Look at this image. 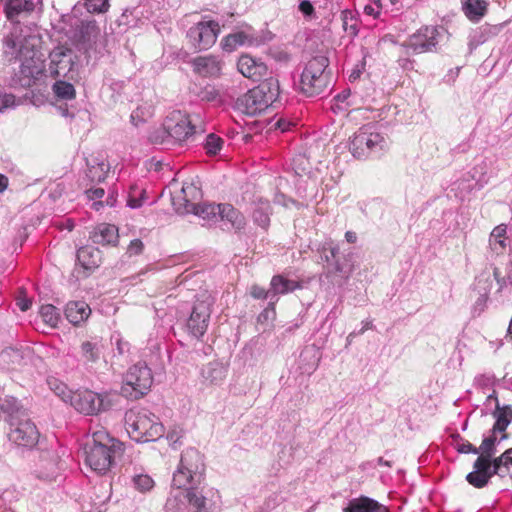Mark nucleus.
<instances>
[{"instance_id": "53", "label": "nucleus", "mask_w": 512, "mask_h": 512, "mask_svg": "<svg viewBox=\"0 0 512 512\" xmlns=\"http://www.w3.org/2000/svg\"><path fill=\"white\" fill-rule=\"evenodd\" d=\"M143 249H144L143 242L140 239H134L130 242V244L128 246L127 254L129 256L139 255L142 253Z\"/></svg>"}, {"instance_id": "7", "label": "nucleus", "mask_w": 512, "mask_h": 512, "mask_svg": "<svg viewBox=\"0 0 512 512\" xmlns=\"http://www.w3.org/2000/svg\"><path fill=\"white\" fill-rule=\"evenodd\" d=\"M153 377L145 363H137L129 368L121 387V393L129 399H139L151 388Z\"/></svg>"}, {"instance_id": "21", "label": "nucleus", "mask_w": 512, "mask_h": 512, "mask_svg": "<svg viewBox=\"0 0 512 512\" xmlns=\"http://www.w3.org/2000/svg\"><path fill=\"white\" fill-rule=\"evenodd\" d=\"M238 71L246 78L258 81L267 72V66L249 55H242L237 63Z\"/></svg>"}, {"instance_id": "38", "label": "nucleus", "mask_w": 512, "mask_h": 512, "mask_svg": "<svg viewBox=\"0 0 512 512\" xmlns=\"http://www.w3.org/2000/svg\"><path fill=\"white\" fill-rule=\"evenodd\" d=\"M48 386L57 395L59 398H61L64 402L69 403L73 391H71L65 383L62 381L56 379V378H49L47 380Z\"/></svg>"}, {"instance_id": "49", "label": "nucleus", "mask_w": 512, "mask_h": 512, "mask_svg": "<svg viewBox=\"0 0 512 512\" xmlns=\"http://www.w3.org/2000/svg\"><path fill=\"white\" fill-rule=\"evenodd\" d=\"M250 294L255 299H269V306L271 307L272 311L274 310L275 301L274 299H272L271 288L269 290H265L264 288L258 285H253L251 287Z\"/></svg>"}, {"instance_id": "46", "label": "nucleus", "mask_w": 512, "mask_h": 512, "mask_svg": "<svg viewBox=\"0 0 512 512\" xmlns=\"http://www.w3.org/2000/svg\"><path fill=\"white\" fill-rule=\"evenodd\" d=\"M132 482L134 487L140 492H146L153 488L154 481L153 479L146 474H138L132 478Z\"/></svg>"}, {"instance_id": "23", "label": "nucleus", "mask_w": 512, "mask_h": 512, "mask_svg": "<svg viewBox=\"0 0 512 512\" xmlns=\"http://www.w3.org/2000/svg\"><path fill=\"white\" fill-rule=\"evenodd\" d=\"M343 512H388V508L372 498L361 496L350 500Z\"/></svg>"}, {"instance_id": "59", "label": "nucleus", "mask_w": 512, "mask_h": 512, "mask_svg": "<svg viewBox=\"0 0 512 512\" xmlns=\"http://www.w3.org/2000/svg\"><path fill=\"white\" fill-rule=\"evenodd\" d=\"M17 305L21 311H27L31 307L32 301L28 298H21L18 299Z\"/></svg>"}, {"instance_id": "34", "label": "nucleus", "mask_w": 512, "mask_h": 512, "mask_svg": "<svg viewBox=\"0 0 512 512\" xmlns=\"http://www.w3.org/2000/svg\"><path fill=\"white\" fill-rule=\"evenodd\" d=\"M108 171L109 165L107 163L95 161L93 164L88 163L86 176L91 183H101L106 179Z\"/></svg>"}, {"instance_id": "58", "label": "nucleus", "mask_w": 512, "mask_h": 512, "mask_svg": "<svg viewBox=\"0 0 512 512\" xmlns=\"http://www.w3.org/2000/svg\"><path fill=\"white\" fill-rule=\"evenodd\" d=\"M131 121L134 125H138L140 122L145 121L144 113L140 108H137L131 113Z\"/></svg>"}, {"instance_id": "41", "label": "nucleus", "mask_w": 512, "mask_h": 512, "mask_svg": "<svg viewBox=\"0 0 512 512\" xmlns=\"http://www.w3.org/2000/svg\"><path fill=\"white\" fill-rule=\"evenodd\" d=\"M94 253L98 254L97 249L82 247L78 250L77 258L86 269L97 267L98 262L94 259Z\"/></svg>"}, {"instance_id": "12", "label": "nucleus", "mask_w": 512, "mask_h": 512, "mask_svg": "<svg viewBox=\"0 0 512 512\" xmlns=\"http://www.w3.org/2000/svg\"><path fill=\"white\" fill-rule=\"evenodd\" d=\"M219 32L218 22L200 21L188 30L187 37L195 49L206 50L216 42Z\"/></svg>"}, {"instance_id": "43", "label": "nucleus", "mask_w": 512, "mask_h": 512, "mask_svg": "<svg viewBox=\"0 0 512 512\" xmlns=\"http://www.w3.org/2000/svg\"><path fill=\"white\" fill-rule=\"evenodd\" d=\"M342 26L345 32L350 36H356L358 33V20L350 11H343L341 15Z\"/></svg>"}, {"instance_id": "54", "label": "nucleus", "mask_w": 512, "mask_h": 512, "mask_svg": "<svg viewBox=\"0 0 512 512\" xmlns=\"http://www.w3.org/2000/svg\"><path fill=\"white\" fill-rule=\"evenodd\" d=\"M15 104V96L12 94H2L0 92V112L5 108H9L14 106Z\"/></svg>"}, {"instance_id": "6", "label": "nucleus", "mask_w": 512, "mask_h": 512, "mask_svg": "<svg viewBox=\"0 0 512 512\" xmlns=\"http://www.w3.org/2000/svg\"><path fill=\"white\" fill-rule=\"evenodd\" d=\"M328 65L329 60L324 55H316L307 62L300 79V90L303 94L314 97L328 89L331 82Z\"/></svg>"}, {"instance_id": "60", "label": "nucleus", "mask_w": 512, "mask_h": 512, "mask_svg": "<svg viewBox=\"0 0 512 512\" xmlns=\"http://www.w3.org/2000/svg\"><path fill=\"white\" fill-rule=\"evenodd\" d=\"M116 345H117L118 353L120 355H123L129 351V343H127V342H124V341L118 339L116 342Z\"/></svg>"}, {"instance_id": "42", "label": "nucleus", "mask_w": 512, "mask_h": 512, "mask_svg": "<svg viewBox=\"0 0 512 512\" xmlns=\"http://www.w3.org/2000/svg\"><path fill=\"white\" fill-rule=\"evenodd\" d=\"M270 205L268 203H261L253 212V219L262 228H266L270 222Z\"/></svg>"}, {"instance_id": "16", "label": "nucleus", "mask_w": 512, "mask_h": 512, "mask_svg": "<svg viewBox=\"0 0 512 512\" xmlns=\"http://www.w3.org/2000/svg\"><path fill=\"white\" fill-rule=\"evenodd\" d=\"M73 53L70 49L57 48L50 53L49 73L51 77L75 78Z\"/></svg>"}, {"instance_id": "13", "label": "nucleus", "mask_w": 512, "mask_h": 512, "mask_svg": "<svg viewBox=\"0 0 512 512\" xmlns=\"http://www.w3.org/2000/svg\"><path fill=\"white\" fill-rule=\"evenodd\" d=\"M174 143H181L193 137L197 131L190 117L179 111L171 112L164 121Z\"/></svg>"}, {"instance_id": "39", "label": "nucleus", "mask_w": 512, "mask_h": 512, "mask_svg": "<svg viewBox=\"0 0 512 512\" xmlns=\"http://www.w3.org/2000/svg\"><path fill=\"white\" fill-rule=\"evenodd\" d=\"M54 94L63 100H71L75 98L76 92L74 86L67 82L58 80L54 83L53 87Z\"/></svg>"}, {"instance_id": "1", "label": "nucleus", "mask_w": 512, "mask_h": 512, "mask_svg": "<svg viewBox=\"0 0 512 512\" xmlns=\"http://www.w3.org/2000/svg\"><path fill=\"white\" fill-rule=\"evenodd\" d=\"M38 37L27 35L16 39V33L7 34L3 38L2 60L6 65H17L18 70L12 67L13 75L8 81L11 87H30L43 75L44 61L37 51Z\"/></svg>"}, {"instance_id": "24", "label": "nucleus", "mask_w": 512, "mask_h": 512, "mask_svg": "<svg viewBox=\"0 0 512 512\" xmlns=\"http://www.w3.org/2000/svg\"><path fill=\"white\" fill-rule=\"evenodd\" d=\"M202 378L210 385H219L227 375V366L218 360L206 364L201 371Z\"/></svg>"}, {"instance_id": "61", "label": "nucleus", "mask_w": 512, "mask_h": 512, "mask_svg": "<svg viewBox=\"0 0 512 512\" xmlns=\"http://www.w3.org/2000/svg\"><path fill=\"white\" fill-rule=\"evenodd\" d=\"M502 459H504V466L505 468H508V465H512V448L507 449L502 454Z\"/></svg>"}, {"instance_id": "9", "label": "nucleus", "mask_w": 512, "mask_h": 512, "mask_svg": "<svg viewBox=\"0 0 512 512\" xmlns=\"http://www.w3.org/2000/svg\"><path fill=\"white\" fill-rule=\"evenodd\" d=\"M386 144L380 133L373 131L371 126H364L352 137L349 150L355 158L362 159L383 151Z\"/></svg>"}, {"instance_id": "27", "label": "nucleus", "mask_w": 512, "mask_h": 512, "mask_svg": "<svg viewBox=\"0 0 512 512\" xmlns=\"http://www.w3.org/2000/svg\"><path fill=\"white\" fill-rule=\"evenodd\" d=\"M270 287L272 291V299H274L276 303L279 295H284L293 292L296 289H300L302 285L300 282L290 280L283 275H275L271 279Z\"/></svg>"}, {"instance_id": "22", "label": "nucleus", "mask_w": 512, "mask_h": 512, "mask_svg": "<svg viewBox=\"0 0 512 512\" xmlns=\"http://www.w3.org/2000/svg\"><path fill=\"white\" fill-rule=\"evenodd\" d=\"M90 238L94 244L113 245L118 243V229L115 225L102 223L94 228Z\"/></svg>"}, {"instance_id": "18", "label": "nucleus", "mask_w": 512, "mask_h": 512, "mask_svg": "<svg viewBox=\"0 0 512 512\" xmlns=\"http://www.w3.org/2000/svg\"><path fill=\"white\" fill-rule=\"evenodd\" d=\"M62 470L60 456L53 449L41 450L37 463L36 475L38 478L53 481L56 480Z\"/></svg>"}, {"instance_id": "14", "label": "nucleus", "mask_w": 512, "mask_h": 512, "mask_svg": "<svg viewBox=\"0 0 512 512\" xmlns=\"http://www.w3.org/2000/svg\"><path fill=\"white\" fill-rule=\"evenodd\" d=\"M440 33L436 27L426 26L411 35L403 44L414 54L433 51L439 42Z\"/></svg>"}, {"instance_id": "51", "label": "nucleus", "mask_w": 512, "mask_h": 512, "mask_svg": "<svg viewBox=\"0 0 512 512\" xmlns=\"http://www.w3.org/2000/svg\"><path fill=\"white\" fill-rule=\"evenodd\" d=\"M197 95L201 100L207 102L215 101L219 98L218 90L211 85H206L205 87L200 88Z\"/></svg>"}, {"instance_id": "15", "label": "nucleus", "mask_w": 512, "mask_h": 512, "mask_svg": "<svg viewBox=\"0 0 512 512\" xmlns=\"http://www.w3.org/2000/svg\"><path fill=\"white\" fill-rule=\"evenodd\" d=\"M69 403L85 415H95L106 409L104 397L91 390L73 392Z\"/></svg>"}, {"instance_id": "36", "label": "nucleus", "mask_w": 512, "mask_h": 512, "mask_svg": "<svg viewBox=\"0 0 512 512\" xmlns=\"http://www.w3.org/2000/svg\"><path fill=\"white\" fill-rule=\"evenodd\" d=\"M493 416L496 418V422L493 425L492 433L504 432L512 420L509 413L506 412L505 406L501 407L497 402Z\"/></svg>"}, {"instance_id": "30", "label": "nucleus", "mask_w": 512, "mask_h": 512, "mask_svg": "<svg viewBox=\"0 0 512 512\" xmlns=\"http://www.w3.org/2000/svg\"><path fill=\"white\" fill-rule=\"evenodd\" d=\"M219 219L226 220L237 230H240L245 226V217L231 204H222L220 207Z\"/></svg>"}, {"instance_id": "63", "label": "nucleus", "mask_w": 512, "mask_h": 512, "mask_svg": "<svg viewBox=\"0 0 512 512\" xmlns=\"http://www.w3.org/2000/svg\"><path fill=\"white\" fill-rule=\"evenodd\" d=\"M345 239H346V241H347V242H349V243H355V242H356V240H357V235H356V233H355V232H353V231H347V232L345 233Z\"/></svg>"}, {"instance_id": "11", "label": "nucleus", "mask_w": 512, "mask_h": 512, "mask_svg": "<svg viewBox=\"0 0 512 512\" xmlns=\"http://www.w3.org/2000/svg\"><path fill=\"white\" fill-rule=\"evenodd\" d=\"M213 303L214 298L207 292L198 296L186 324L188 332L195 338L202 337L207 331Z\"/></svg>"}, {"instance_id": "50", "label": "nucleus", "mask_w": 512, "mask_h": 512, "mask_svg": "<svg viewBox=\"0 0 512 512\" xmlns=\"http://www.w3.org/2000/svg\"><path fill=\"white\" fill-rule=\"evenodd\" d=\"M1 410L5 413H7L8 418L7 421L9 422L11 414L16 417H23L25 416L22 412L19 411V408L17 406V402L15 399H5L1 404Z\"/></svg>"}, {"instance_id": "33", "label": "nucleus", "mask_w": 512, "mask_h": 512, "mask_svg": "<svg viewBox=\"0 0 512 512\" xmlns=\"http://www.w3.org/2000/svg\"><path fill=\"white\" fill-rule=\"evenodd\" d=\"M247 43L251 44L252 38L245 32L240 31L227 35L222 40L221 45L225 51L232 52L236 50L238 47L243 46Z\"/></svg>"}, {"instance_id": "2", "label": "nucleus", "mask_w": 512, "mask_h": 512, "mask_svg": "<svg viewBox=\"0 0 512 512\" xmlns=\"http://www.w3.org/2000/svg\"><path fill=\"white\" fill-rule=\"evenodd\" d=\"M205 466L202 456L194 448L186 449L180 459L179 466L173 474L172 485L177 489L185 488L167 501V508L172 512H177V506L182 501L181 497L187 492H195L205 498L197 486L203 480Z\"/></svg>"}, {"instance_id": "55", "label": "nucleus", "mask_w": 512, "mask_h": 512, "mask_svg": "<svg viewBox=\"0 0 512 512\" xmlns=\"http://www.w3.org/2000/svg\"><path fill=\"white\" fill-rule=\"evenodd\" d=\"M299 10L303 13L305 17L313 18L314 17V7L312 3L308 0H303L299 4Z\"/></svg>"}, {"instance_id": "35", "label": "nucleus", "mask_w": 512, "mask_h": 512, "mask_svg": "<svg viewBox=\"0 0 512 512\" xmlns=\"http://www.w3.org/2000/svg\"><path fill=\"white\" fill-rule=\"evenodd\" d=\"M221 206L222 204L215 203L197 204L193 214L201 217L204 220L216 221L219 219Z\"/></svg>"}, {"instance_id": "25", "label": "nucleus", "mask_w": 512, "mask_h": 512, "mask_svg": "<svg viewBox=\"0 0 512 512\" xmlns=\"http://www.w3.org/2000/svg\"><path fill=\"white\" fill-rule=\"evenodd\" d=\"M196 192V188L192 185L183 186L180 192L172 197L175 211L179 214L193 213L197 204L193 203L188 197Z\"/></svg>"}, {"instance_id": "48", "label": "nucleus", "mask_w": 512, "mask_h": 512, "mask_svg": "<svg viewBox=\"0 0 512 512\" xmlns=\"http://www.w3.org/2000/svg\"><path fill=\"white\" fill-rule=\"evenodd\" d=\"M86 9L90 13H105L109 9V0H85Z\"/></svg>"}, {"instance_id": "10", "label": "nucleus", "mask_w": 512, "mask_h": 512, "mask_svg": "<svg viewBox=\"0 0 512 512\" xmlns=\"http://www.w3.org/2000/svg\"><path fill=\"white\" fill-rule=\"evenodd\" d=\"M9 425V440L18 447L31 449L39 442L40 433L29 418L16 417L11 414Z\"/></svg>"}, {"instance_id": "37", "label": "nucleus", "mask_w": 512, "mask_h": 512, "mask_svg": "<svg viewBox=\"0 0 512 512\" xmlns=\"http://www.w3.org/2000/svg\"><path fill=\"white\" fill-rule=\"evenodd\" d=\"M149 140L152 144L163 145L165 147L175 144L172 136H170L169 130L167 129L165 123L163 124V126L154 129L150 133Z\"/></svg>"}, {"instance_id": "8", "label": "nucleus", "mask_w": 512, "mask_h": 512, "mask_svg": "<svg viewBox=\"0 0 512 512\" xmlns=\"http://www.w3.org/2000/svg\"><path fill=\"white\" fill-rule=\"evenodd\" d=\"M42 9V0H5L4 13L7 20L12 24L9 34L16 33V39L25 37L26 35L22 34L20 26L21 20L41 13Z\"/></svg>"}, {"instance_id": "26", "label": "nucleus", "mask_w": 512, "mask_h": 512, "mask_svg": "<svg viewBox=\"0 0 512 512\" xmlns=\"http://www.w3.org/2000/svg\"><path fill=\"white\" fill-rule=\"evenodd\" d=\"M177 512H209L206 507V498L195 493L187 492L181 497Z\"/></svg>"}, {"instance_id": "56", "label": "nucleus", "mask_w": 512, "mask_h": 512, "mask_svg": "<svg viewBox=\"0 0 512 512\" xmlns=\"http://www.w3.org/2000/svg\"><path fill=\"white\" fill-rule=\"evenodd\" d=\"M105 194V191L103 188L97 187V188H90L86 190L87 198L90 200H96L101 199Z\"/></svg>"}, {"instance_id": "3", "label": "nucleus", "mask_w": 512, "mask_h": 512, "mask_svg": "<svg viewBox=\"0 0 512 512\" xmlns=\"http://www.w3.org/2000/svg\"><path fill=\"white\" fill-rule=\"evenodd\" d=\"M121 444L104 429L94 431L91 440L84 446L85 463L98 474H105L111 468Z\"/></svg>"}, {"instance_id": "57", "label": "nucleus", "mask_w": 512, "mask_h": 512, "mask_svg": "<svg viewBox=\"0 0 512 512\" xmlns=\"http://www.w3.org/2000/svg\"><path fill=\"white\" fill-rule=\"evenodd\" d=\"M457 450L460 453H473V454H479L480 453V449H478L477 447L473 446L470 442L462 443L461 445H459Z\"/></svg>"}, {"instance_id": "4", "label": "nucleus", "mask_w": 512, "mask_h": 512, "mask_svg": "<svg viewBox=\"0 0 512 512\" xmlns=\"http://www.w3.org/2000/svg\"><path fill=\"white\" fill-rule=\"evenodd\" d=\"M124 421L129 437L138 443L156 441L165 433L158 417L144 408H131L125 413Z\"/></svg>"}, {"instance_id": "62", "label": "nucleus", "mask_w": 512, "mask_h": 512, "mask_svg": "<svg viewBox=\"0 0 512 512\" xmlns=\"http://www.w3.org/2000/svg\"><path fill=\"white\" fill-rule=\"evenodd\" d=\"M364 12L367 14V15H371V16H374V17H377L379 15V10L375 9L372 5H366L364 7Z\"/></svg>"}, {"instance_id": "44", "label": "nucleus", "mask_w": 512, "mask_h": 512, "mask_svg": "<svg viewBox=\"0 0 512 512\" xmlns=\"http://www.w3.org/2000/svg\"><path fill=\"white\" fill-rule=\"evenodd\" d=\"M222 145V138L214 133H210L205 138L204 149L208 155H216L221 150Z\"/></svg>"}, {"instance_id": "40", "label": "nucleus", "mask_w": 512, "mask_h": 512, "mask_svg": "<svg viewBox=\"0 0 512 512\" xmlns=\"http://www.w3.org/2000/svg\"><path fill=\"white\" fill-rule=\"evenodd\" d=\"M39 313L46 324L50 325L51 327L57 326L60 320V312L55 306L51 304L42 305L40 307Z\"/></svg>"}, {"instance_id": "52", "label": "nucleus", "mask_w": 512, "mask_h": 512, "mask_svg": "<svg viewBox=\"0 0 512 512\" xmlns=\"http://www.w3.org/2000/svg\"><path fill=\"white\" fill-rule=\"evenodd\" d=\"M506 229H507V227L504 224H501V225H498L497 227H495L490 235V243L492 244V241H495L503 249L505 247L503 238L506 234Z\"/></svg>"}, {"instance_id": "47", "label": "nucleus", "mask_w": 512, "mask_h": 512, "mask_svg": "<svg viewBox=\"0 0 512 512\" xmlns=\"http://www.w3.org/2000/svg\"><path fill=\"white\" fill-rule=\"evenodd\" d=\"M145 198H146V192L144 189H139L137 187H133L129 194L127 204L129 207H131L133 209L140 208L143 205Z\"/></svg>"}, {"instance_id": "29", "label": "nucleus", "mask_w": 512, "mask_h": 512, "mask_svg": "<svg viewBox=\"0 0 512 512\" xmlns=\"http://www.w3.org/2000/svg\"><path fill=\"white\" fill-rule=\"evenodd\" d=\"M496 433H492L490 436L483 439L480 447V456L474 462L473 468H485L487 467L488 458H492L496 453Z\"/></svg>"}, {"instance_id": "64", "label": "nucleus", "mask_w": 512, "mask_h": 512, "mask_svg": "<svg viewBox=\"0 0 512 512\" xmlns=\"http://www.w3.org/2000/svg\"><path fill=\"white\" fill-rule=\"evenodd\" d=\"M7 185H8V178L5 175L0 174V193L3 192L7 188Z\"/></svg>"}, {"instance_id": "32", "label": "nucleus", "mask_w": 512, "mask_h": 512, "mask_svg": "<svg viewBox=\"0 0 512 512\" xmlns=\"http://www.w3.org/2000/svg\"><path fill=\"white\" fill-rule=\"evenodd\" d=\"M80 355L86 365L94 364L100 359V345L97 342L83 341L80 345Z\"/></svg>"}, {"instance_id": "20", "label": "nucleus", "mask_w": 512, "mask_h": 512, "mask_svg": "<svg viewBox=\"0 0 512 512\" xmlns=\"http://www.w3.org/2000/svg\"><path fill=\"white\" fill-rule=\"evenodd\" d=\"M193 71L202 77H217L221 73L222 65L213 55L198 56L192 59Z\"/></svg>"}, {"instance_id": "31", "label": "nucleus", "mask_w": 512, "mask_h": 512, "mask_svg": "<svg viewBox=\"0 0 512 512\" xmlns=\"http://www.w3.org/2000/svg\"><path fill=\"white\" fill-rule=\"evenodd\" d=\"M488 3L486 0H465L463 2V11L471 21H479L487 11Z\"/></svg>"}, {"instance_id": "28", "label": "nucleus", "mask_w": 512, "mask_h": 512, "mask_svg": "<svg viewBox=\"0 0 512 512\" xmlns=\"http://www.w3.org/2000/svg\"><path fill=\"white\" fill-rule=\"evenodd\" d=\"M64 313L70 323L77 325L88 318L91 309L85 302L72 301L66 305Z\"/></svg>"}, {"instance_id": "17", "label": "nucleus", "mask_w": 512, "mask_h": 512, "mask_svg": "<svg viewBox=\"0 0 512 512\" xmlns=\"http://www.w3.org/2000/svg\"><path fill=\"white\" fill-rule=\"evenodd\" d=\"M318 251L321 262L325 263L324 269L327 276L338 274L347 277L350 274L351 268L339 258L338 246L333 245L332 242H326Z\"/></svg>"}, {"instance_id": "45", "label": "nucleus", "mask_w": 512, "mask_h": 512, "mask_svg": "<svg viewBox=\"0 0 512 512\" xmlns=\"http://www.w3.org/2000/svg\"><path fill=\"white\" fill-rule=\"evenodd\" d=\"M22 360V354L14 348H6L0 353V361L7 365L19 364Z\"/></svg>"}, {"instance_id": "5", "label": "nucleus", "mask_w": 512, "mask_h": 512, "mask_svg": "<svg viewBox=\"0 0 512 512\" xmlns=\"http://www.w3.org/2000/svg\"><path fill=\"white\" fill-rule=\"evenodd\" d=\"M279 93L278 79L269 77L239 97L236 105L242 113L255 116L272 105L277 100Z\"/></svg>"}, {"instance_id": "19", "label": "nucleus", "mask_w": 512, "mask_h": 512, "mask_svg": "<svg viewBox=\"0 0 512 512\" xmlns=\"http://www.w3.org/2000/svg\"><path fill=\"white\" fill-rule=\"evenodd\" d=\"M504 466V459H502V455L494 458H488L487 467L485 468H474V471L470 472L466 476L467 482L474 486L475 488H483L485 487L489 480L494 475L504 476L502 473V469Z\"/></svg>"}]
</instances>
